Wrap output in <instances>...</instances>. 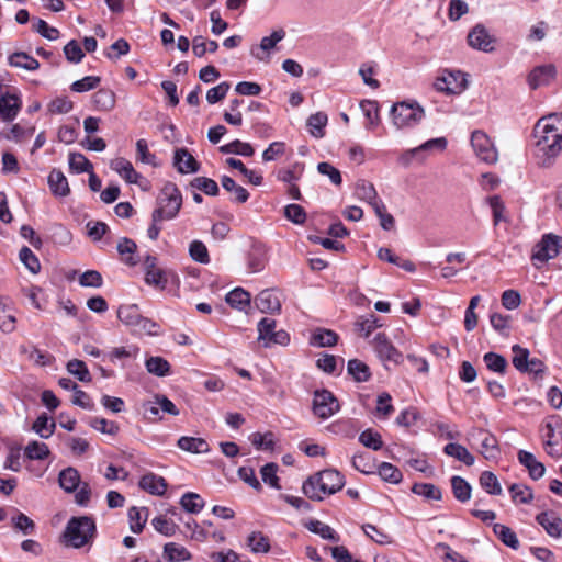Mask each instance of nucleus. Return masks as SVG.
Masks as SVG:
<instances>
[{
	"instance_id": "obj_1",
	"label": "nucleus",
	"mask_w": 562,
	"mask_h": 562,
	"mask_svg": "<svg viewBox=\"0 0 562 562\" xmlns=\"http://www.w3.org/2000/svg\"><path fill=\"white\" fill-rule=\"evenodd\" d=\"M345 485V479L340 472L326 469L308 476L302 491L312 501H323L325 495H331L340 491Z\"/></svg>"
},
{
	"instance_id": "obj_2",
	"label": "nucleus",
	"mask_w": 562,
	"mask_h": 562,
	"mask_svg": "<svg viewBox=\"0 0 562 562\" xmlns=\"http://www.w3.org/2000/svg\"><path fill=\"white\" fill-rule=\"evenodd\" d=\"M533 136L537 138L536 148L538 155L543 157L542 165H551V160L554 159L562 150V136L557 132H553L550 126L544 125V122H537L533 127Z\"/></svg>"
},
{
	"instance_id": "obj_3",
	"label": "nucleus",
	"mask_w": 562,
	"mask_h": 562,
	"mask_svg": "<svg viewBox=\"0 0 562 562\" xmlns=\"http://www.w3.org/2000/svg\"><path fill=\"white\" fill-rule=\"evenodd\" d=\"M157 205L151 213V218L155 221L172 220L178 215L182 205V195L175 183L167 182L164 186L157 198Z\"/></svg>"
},
{
	"instance_id": "obj_4",
	"label": "nucleus",
	"mask_w": 562,
	"mask_h": 562,
	"mask_svg": "<svg viewBox=\"0 0 562 562\" xmlns=\"http://www.w3.org/2000/svg\"><path fill=\"white\" fill-rule=\"evenodd\" d=\"M95 535V524L91 517H72L66 526L64 537L74 548H82L92 541Z\"/></svg>"
},
{
	"instance_id": "obj_5",
	"label": "nucleus",
	"mask_w": 562,
	"mask_h": 562,
	"mask_svg": "<svg viewBox=\"0 0 562 562\" xmlns=\"http://www.w3.org/2000/svg\"><path fill=\"white\" fill-rule=\"evenodd\" d=\"M424 109L417 103L400 102L391 109V116L397 128L416 125L424 117Z\"/></svg>"
},
{
	"instance_id": "obj_6",
	"label": "nucleus",
	"mask_w": 562,
	"mask_h": 562,
	"mask_svg": "<svg viewBox=\"0 0 562 562\" xmlns=\"http://www.w3.org/2000/svg\"><path fill=\"white\" fill-rule=\"evenodd\" d=\"M276 321L269 317H263L258 323V340L262 341L263 347L268 348L271 345L286 346L290 341V336L285 330H276Z\"/></svg>"
},
{
	"instance_id": "obj_7",
	"label": "nucleus",
	"mask_w": 562,
	"mask_h": 562,
	"mask_svg": "<svg viewBox=\"0 0 562 562\" xmlns=\"http://www.w3.org/2000/svg\"><path fill=\"white\" fill-rule=\"evenodd\" d=\"M468 86L465 75L460 70H443L442 75L439 76L434 87L437 91L445 92L447 94H459Z\"/></svg>"
},
{
	"instance_id": "obj_8",
	"label": "nucleus",
	"mask_w": 562,
	"mask_h": 562,
	"mask_svg": "<svg viewBox=\"0 0 562 562\" xmlns=\"http://www.w3.org/2000/svg\"><path fill=\"white\" fill-rule=\"evenodd\" d=\"M562 237L554 234H547L536 245L531 259L535 262H547L555 258L561 248ZM537 266V263H535Z\"/></svg>"
},
{
	"instance_id": "obj_9",
	"label": "nucleus",
	"mask_w": 562,
	"mask_h": 562,
	"mask_svg": "<svg viewBox=\"0 0 562 562\" xmlns=\"http://www.w3.org/2000/svg\"><path fill=\"white\" fill-rule=\"evenodd\" d=\"M339 402L327 390L316 391L313 398V412L322 419H327L339 411Z\"/></svg>"
},
{
	"instance_id": "obj_10",
	"label": "nucleus",
	"mask_w": 562,
	"mask_h": 562,
	"mask_svg": "<svg viewBox=\"0 0 562 562\" xmlns=\"http://www.w3.org/2000/svg\"><path fill=\"white\" fill-rule=\"evenodd\" d=\"M372 344L376 356L385 366L387 362L395 366L403 362V353L393 346L385 334L379 333Z\"/></svg>"
},
{
	"instance_id": "obj_11",
	"label": "nucleus",
	"mask_w": 562,
	"mask_h": 562,
	"mask_svg": "<svg viewBox=\"0 0 562 562\" xmlns=\"http://www.w3.org/2000/svg\"><path fill=\"white\" fill-rule=\"evenodd\" d=\"M471 145L479 159L487 164L497 161V151L490 137L482 131H474L471 135Z\"/></svg>"
},
{
	"instance_id": "obj_12",
	"label": "nucleus",
	"mask_w": 562,
	"mask_h": 562,
	"mask_svg": "<svg viewBox=\"0 0 562 562\" xmlns=\"http://www.w3.org/2000/svg\"><path fill=\"white\" fill-rule=\"evenodd\" d=\"M446 147H447V139L445 137L432 138L415 148L408 149L405 153H403L400 157V162L403 166H408L414 159H418L419 161H423L425 159V156H423V153L430 151L434 149L442 151L446 149Z\"/></svg>"
},
{
	"instance_id": "obj_13",
	"label": "nucleus",
	"mask_w": 562,
	"mask_h": 562,
	"mask_svg": "<svg viewBox=\"0 0 562 562\" xmlns=\"http://www.w3.org/2000/svg\"><path fill=\"white\" fill-rule=\"evenodd\" d=\"M468 44L477 50L491 53L494 50L495 38L490 35L483 24H476L468 34Z\"/></svg>"
},
{
	"instance_id": "obj_14",
	"label": "nucleus",
	"mask_w": 562,
	"mask_h": 562,
	"mask_svg": "<svg viewBox=\"0 0 562 562\" xmlns=\"http://www.w3.org/2000/svg\"><path fill=\"white\" fill-rule=\"evenodd\" d=\"M557 70L553 65H542L533 68L528 77L527 82L530 89L536 90L539 87L548 86L555 77Z\"/></svg>"
},
{
	"instance_id": "obj_15",
	"label": "nucleus",
	"mask_w": 562,
	"mask_h": 562,
	"mask_svg": "<svg viewBox=\"0 0 562 562\" xmlns=\"http://www.w3.org/2000/svg\"><path fill=\"white\" fill-rule=\"evenodd\" d=\"M21 99L15 93L5 92L0 97V119L4 122L13 121L20 109Z\"/></svg>"
},
{
	"instance_id": "obj_16",
	"label": "nucleus",
	"mask_w": 562,
	"mask_h": 562,
	"mask_svg": "<svg viewBox=\"0 0 562 562\" xmlns=\"http://www.w3.org/2000/svg\"><path fill=\"white\" fill-rule=\"evenodd\" d=\"M177 280L178 277L175 271L170 269H162L160 267L145 273L146 284L159 290H164L169 282H175Z\"/></svg>"
},
{
	"instance_id": "obj_17",
	"label": "nucleus",
	"mask_w": 562,
	"mask_h": 562,
	"mask_svg": "<svg viewBox=\"0 0 562 562\" xmlns=\"http://www.w3.org/2000/svg\"><path fill=\"white\" fill-rule=\"evenodd\" d=\"M173 166L180 173H194L200 169V164L187 148H178L173 156Z\"/></svg>"
},
{
	"instance_id": "obj_18",
	"label": "nucleus",
	"mask_w": 562,
	"mask_h": 562,
	"mask_svg": "<svg viewBox=\"0 0 562 562\" xmlns=\"http://www.w3.org/2000/svg\"><path fill=\"white\" fill-rule=\"evenodd\" d=\"M476 434L479 439L481 440L480 453L486 460L497 459L499 456V448L496 437L482 428L477 429Z\"/></svg>"
},
{
	"instance_id": "obj_19",
	"label": "nucleus",
	"mask_w": 562,
	"mask_h": 562,
	"mask_svg": "<svg viewBox=\"0 0 562 562\" xmlns=\"http://www.w3.org/2000/svg\"><path fill=\"white\" fill-rule=\"evenodd\" d=\"M257 308L262 313H279L281 310V301L279 295L272 290L261 291L255 299Z\"/></svg>"
},
{
	"instance_id": "obj_20",
	"label": "nucleus",
	"mask_w": 562,
	"mask_h": 562,
	"mask_svg": "<svg viewBox=\"0 0 562 562\" xmlns=\"http://www.w3.org/2000/svg\"><path fill=\"white\" fill-rule=\"evenodd\" d=\"M138 485L147 493L158 496L164 495L168 486L166 480L162 476L151 472L144 474L140 477Z\"/></svg>"
},
{
	"instance_id": "obj_21",
	"label": "nucleus",
	"mask_w": 562,
	"mask_h": 562,
	"mask_svg": "<svg viewBox=\"0 0 562 562\" xmlns=\"http://www.w3.org/2000/svg\"><path fill=\"white\" fill-rule=\"evenodd\" d=\"M517 457L518 461L528 470L529 476L532 480H539L544 475L546 468L543 463L538 461L531 452L519 450Z\"/></svg>"
},
{
	"instance_id": "obj_22",
	"label": "nucleus",
	"mask_w": 562,
	"mask_h": 562,
	"mask_svg": "<svg viewBox=\"0 0 562 562\" xmlns=\"http://www.w3.org/2000/svg\"><path fill=\"white\" fill-rule=\"evenodd\" d=\"M355 194L359 200L364 201L371 205L372 209H374L375 205L383 203V201L379 198L373 183L363 179L357 181Z\"/></svg>"
},
{
	"instance_id": "obj_23",
	"label": "nucleus",
	"mask_w": 562,
	"mask_h": 562,
	"mask_svg": "<svg viewBox=\"0 0 562 562\" xmlns=\"http://www.w3.org/2000/svg\"><path fill=\"white\" fill-rule=\"evenodd\" d=\"M537 522L544 528L547 533L553 538L562 535V519L553 513L543 512L537 515Z\"/></svg>"
},
{
	"instance_id": "obj_24",
	"label": "nucleus",
	"mask_w": 562,
	"mask_h": 562,
	"mask_svg": "<svg viewBox=\"0 0 562 562\" xmlns=\"http://www.w3.org/2000/svg\"><path fill=\"white\" fill-rule=\"evenodd\" d=\"M58 483L66 493L75 492L81 484L78 470L72 467L64 469L58 475Z\"/></svg>"
},
{
	"instance_id": "obj_25",
	"label": "nucleus",
	"mask_w": 562,
	"mask_h": 562,
	"mask_svg": "<svg viewBox=\"0 0 562 562\" xmlns=\"http://www.w3.org/2000/svg\"><path fill=\"white\" fill-rule=\"evenodd\" d=\"M48 186L52 193L56 196H67L70 192L67 178L58 170L53 169L48 176Z\"/></svg>"
},
{
	"instance_id": "obj_26",
	"label": "nucleus",
	"mask_w": 562,
	"mask_h": 562,
	"mask_svg": "<svg viewBox=\"0 0 562 562\" xmlns=\"http://www.w3.org/2000/svg\"><path fill=\"white\" fill-rule=\"evenodd\" d=\"M177 446L187 452L191 453H206L210 446L203 438L182 436L178 439Z\"/></svg>"
},
{
	"instance_id": "obj_27",
	"label": "nucleus",
	"mask_w": 562,
	"mask_h": 562,
	"mask_svg": "<svg viewBox=\"0 0 562 562\" xmlns=\"http://www.w3.org/2000/svg\"><path fill=\"white\" fill-rule=\"evenodd\" d=\"M284 36H285V32L282 29L273 31L270 36H265L261 38L259 46H255L251 48V50H250L251 55L254 57H256L257 59L261 60L262 57L259 54L260 50L269 52L277 45V43L282 41L284 38Z\"/></svg>"
},
{
	"instance_id": "obj_28",
	"label": "nucleus",
	"mask_w": 562,
	"mask_h": 562,
	"mask_svg": "<svg viewBox=\"0 0 562 562\" xmlns=\"http://www.w3.org/2000/svg\"><path fill=\"white\" fill-rule=\"evenodd\" d=\"M221 184L224 190L234 194L231 199L233 202L245 203L249 199L248 191L244 187L237 184L231 177L223 176L221 178Z\"/></svg>"
},
{
	"instance_id": "obj_29",
	"label": "nucleus",
	"mask_w": 562,
	"mask_h": 562,
	"mask_svg": "<svg viewBox=\"0 0 562 562\" xmlns=\"http://www.w3.org/2000/svg\"><path fill=\"white\" fill-rule=\"evenodd\" d=\"M338 335L330 329H316L310 339V344L315 347H331L337 344Z\"/></svg>"
},
{
	"instance_id": "obj_30",
	"label": "nucleus",
	"mask_w": 562,
	"mask_h": 562,
	"mask_svg": "<svg viewBox=\"0 0 562 562\" xmlns=\"http://www.w3.org/2000/svg\"><path fill=\"white\" fill-rule=\"evenodd\" d=\"M117 252L122 257V261L128 266L137 265V260L134 258V254L137 249V245L134 240L123 237L119 240L116 246Z\"/></svg>"
},
{
	"instance_id": "obj_31",
	"label": "nucleus",
	"mask_w": 562,
	"mask_h": 562,
	"mask_svg": "<svg viewBox=\"0 0 562 562\" xmlns=\"http://www.w3.org/2000/svg\"><path fill=\"white\" fill-rule=\"evenodd\" d=\"M247 546L254 553H268L271 549L270 540L261 531H252L247 537Z\"/></svg>"
},
{
	"instance_id": "obj_32",
	"label": "nucleus",
	"mask_w": 562,
	"mask_h": 562,
	"mask_svg": "<svg viewBox=\"0 0 562 562\" xmlns=\"http://www.w3.org/2000/svg\"><path fill=\"white\" fill-rule=\"evenodd\" d=\"M94 106L100 111H111L115 106V94L109 89H100L92 95Z\"/></svg>"
},
{
	"instance_id": "obj_33",
	"label": "nucleus",
	"mask_w": 562,
	"mask_h": 562,
	"mask_svg": "<svg viewBox=\"0 0 562 562\" xmlns=\"http://www.w3.org/2000/svg\"><path fill=\"white\" fill-rule=\"evenodd\" d=\"M9 65L30 71H34L40 67V63L35 58L23 52H16L10 55Z\"/></svg>"
},
{
	"instance_id": "obj_34",
	"label": "nucleus",
	"mask_w": 562,
	"mask_h": 562,
	"mask_svg": "<svg viewBox=\"0 0 562 562\" xmlns=\"http://www.w3.org/2000/svg\"><path fill=\"white\" fill-rule=\"evenodd\" d=\"M493 531L505 546L514 550L519 548V540L515 531L509 527L502 524H494Z\"/></svg>"
},
{
	"instance_id": "obj_35",
	"label": "nucleus",
	"mask_w": 562,
	"mask_h": 562,
	"mask_svg": "<svg viewBox=\"0 0 562 562\" xmlns=\"http://www.w3.org/2000/svg\"><path fill=\"white\" fill-rule=\"evenodd\" d=\"M443 451L446 454L456 458L468 467L474 464V457L460 443L450 442L446 445Z\"/></svg>"
},
{
	"instance_id": "obj_36",
	"label": "nucleus",
	"mask_w": 562,
	"mask_h": 562,
	"mask_svg": "<svg viewBox=\"0 0 562 562\" xmlns=\"http://www.w3.org/2000/svg\"><path fill=\"white\" fill-rule=\"evenodd\" d=\"M164 555L170 562L188 561L191 553L181 544L169 542L164 547Z\"/></svg>"
},
{
	"instance_id": "obj_37",
	"label": "nucleus",
	"mask_w": 562,
	"mask_h": 562,
	"mask_svg": "<svg viewBox=\"0 0 562 562\" xmlns=\"http://www.w3.org/2000/svg\"><path fill=\"white\" fill-rule=\"evenodd\" d=\"M130 529L134 533H140L147 520V508L131 507L128 509Z\"/></svg>"
},
{
	"instance_id": "obj_38",
	"label": "nucleus",
	"mask_w": 562,
	"mask_h": 562,
	"mask_svg": "<svg viewBox=\"0 0 562 562\" xmlns=\"http://www.w3.org/2000/svg\"><path fill=\"white\" fill-rule=\"evenodd\" d=\"M180 505L186 512L198 514L203 509L205 503L198 493L188 492L181 496Z\"/></svg>"
},
{
	"instance_id": "obj_39",
	"label": "nucleus",
	"mask_w": 562,
	"mask_h": 562,
	"mask_svg": "<svg viewBox=\"0 0 562 562\" xmlns=\"http://www.w3.org/2000/svg\"><path fill=\"white\" fill-rule=\"evenodd\" d=\"M451 487L454 497L461 502H468L471 498V485L461 476L454 475L451 477Z\"/></svg>"
},
{
	"instance_id": "obj_40",
	"label": "nucleus",
	"mask_w": 562,
	"mask_h": 562,
	"mask_svg": "<svg viewBox=\"0 0 562 562\" xmlns=\"http://www.w3.org/2000/svg\"><path fill=\"white\" fill-rule=\"evenodd\" d=\"M226 302L234 308L244 311L250 305V294L240 289H234L226 295Z\"/></svg>"
},
{
	"instance_id": "obj_41",
	"label": "nucleus",
	"mask_w": 562,
	"mask_h": 562,
	"mask_svg": "<svg viewBox=\"0 0 562 562\" xmlns=\"http://www.w3.org/2000/svg\"><path fill=\"white\" fill-rule=\"evenodd\" d=\"M306 528L318 536H321L323 539L330 540L334 542L339 541V536L337 532L328 525L319 521V520H311Z\"/></svg>"
},
{
	"instance_id": "obj_42",
	"label": "nucleus",
	"mask_w": 562,
	"mask_h": 562,
	"mask_svg": "<svg viewBox=\"0 0 562 562\" xmlns=\"http://www.w3.org/2000/svg\"><path fill=\"white\" fill-rule=\"evenodd\" d=\"M347 370L357 382H367L371 376L369 367L358 359L349 360Z\"/></svg>"
},
{
	"instance_id": "obj_43",
	"label": "nucleus",
	"mask_w": 562,
	"mask_h": 562,
	"mask_svg": "<svg viewBox=\"0 0 562 562\" xmlns=\"http://www.w3.org/2000/svg\"><path fill=\"white\" fill-rule=\"evenodd\" d=\"M140 316L142 315L139 314L138 307L136 305H124L120 306L117 310L119 319L132 328L136 327Z\"/></svg>"
},
{
	"instance_id": "obj_44",
	"label": "nucleus",
	"mask_w": 562,
	"mask_h": 562,
	"mask_svg": "<svg viewBox=\"0 0 562 562\" xmlns=\"http://www.w3.org/2000/svg\"><path fill=\"white\" fill-rule=\"evenodd\" d=\"M512 499L516 504H530L533 499L532 490L524 484L514 483L509 486Z\"/></svg>"
},
{
	"instance_id": "obj_45",
	"label": "nucleus",
	"mask_w": 562,
	"mask_h": 562,
	"mask_svg": "<svg viewBox=\"0 0 562 562\" xmlns=\"http://www.w3.org/2000/svg\"><path fill=\"white\" fill-rule=\"evenodd\" d=\"M220 151L223 154H236L244 157H250L255 150L249 143H244L239 139H235L226 145L220 147Z\"/></svg>"
},
{
	"instance_id": "obj_46",
	"label": "nucleus",
	"mask_w": 562,
	"mask_h": 562,
	"mask_svg": "<svg viewBox=\"0 0 562 562\" xmlns=\"http://www.w3.org/2000/svg\"><path fill=\"white\" fill-rule=\"evenodd\" d=\"M32 428L40 437L47 439L54 434L56 424L46 414H42L36 418Z\"/></svg>"
},
{
	"instance_id": "obj_47",
	"label": "nucleus",
	"mask_w": 562,
	"mask_h": 562,
	"mask_svg": "<svg viewBox=\"0 0 562 562\" xmlns=\"http://www.w3.org/2000/svg\"><path fill=\"white\" fill-rule=\"evenodd\" d=\"M145 366L147 371L156 376H166L170 373V364L162 357H150Z\"/></svg>"
},
{
	"instance_id": "obj_48",
	"label": "nucleus",
	"mask_w": 562,
	"mask_h": 562,
	"mask_svg": "<svg viewBox=\"0 0 562 562\" xmlns=\"http://www.w3.org/2000/svg\"><path fill=\"white\" fill-rule=\"evenodd\" d=\"M412 492L429 501H440L442 497L440 488L431 483H415Z\"/></svg>"
},
{
	"instance_id": "obj_49",
	"label": "nucleus",
	"mask_w": 562,
	"mask_h": 562,
	"mask_svg": "<svg viewBox=\"0 0 562 562\" xmlns=\"http://www.w3.org/2000/svg\"><path fill=\"white\" fill-rule=\"evenodd\" d=\"M483 361L488 370L499 374H504L508 366L505 357L495 352L485 353Z\"/></svg>"
},
{
	"instance_id": "obj_50",
	"label": "nucleus",
	"mask_w": 562,
	"mask_h": 562,
	"mask_svg": "<svg viewBox=\"0 0 562 562\" xmlns=\"http://www.w3.org/2000/svg\"><path fill=\"white\" fill-rule=\"evenodd\" d=\"M378 473L383 481L392 484L400 483L403 477L400 469L389 462H382L378 468Z\"/></svg>"
},
{
	"instance_id": "obj_51",
	"label": "nucleus",
	"mask_w": 562,
	"mask_h": 562,
	"mask_svg": "<svg viewBox=\"0 0 562 562\" xmlns=\"http://www.w3.org/2000/svg\"><path fill=\"white\" fill-rule=\"evenodd\" d=\"M48 446L40 441H31L24 449V454L30 460H44L49 456Z\"/></svg>"
},
{
	"instance_id": "obj_52",
	"label": "nucleus",
	"mask_w": 562,
	"mask_h": 562,
	"mask_svg": "<svg viewBox=\"0 0 562 562\" xmlns=\"http://www.w3.org/2000/svg\"><path fill=\"white\" fill-rule=\"evenodd\" d=\"M328 122V116L324 112H317L312 114L307 119V126L310 127V132L313 136L319 138L324 136V127Z\"/></svg>"
},
{
	"instance_id": "obj_53",
	"label": "nucleus",
	"mask_w": 562,
	"mask_h": 562,
	"mask_svg": "<svg viewBox=\"0 0 562 562\" xmlns=\"http://www.w3.org/2000/svg\"><path fill=\"white\" fill-rule=\"evenodd\" d=\"M480 485L491 495H501L502 487L497 476L491 471H484L480 475Z\"/></svg>"
},
{
	"instance_id": "obj_54",
	"label": "nucleus",
	"mask_w": 562,
	"mask_h": 562,
	"mask_svg": "<svg viewBox=\"0 0 562 562\" xmlns=\"http://www.w3.org/2000/svg\"><path fill=\"white\" fill-rule=\"evenodd\" d=\"M67 371L76 376L81 382H90L91 381V374L86 366V363L78 359H72L68 361Z\"/></svg>"
},
{
	"instance_id": "obj_55",
	"label": "nucleus",
	"mask_w": 562,
	"mask_h": 562,
	"mask_svg": "<svg viewBox=\"0 0 562 562\" xmlns=\"http://www.w3.org/2000/svg\"><path fill=\"white\" fill-rule=\"evenodd\" d=\"M363 532L374 542L378 544H391L393 542L392 537L383 531L382 529L378 528L374 525L366 524L362 526Z\"/></svg>"
},
{
	"instance_id": "obj_56",
	"label": "nucleus",
	"mask_w": 562,
	"mask_h": 562,
	"mask_svg": "<svg viewBox=\"0 0 562 562\" xmlns=\"http://www.w3.org/2000/svg\"><path fill=\"white\" fill-rule=\"evenodd\" d=\"M191 187H193L211 196H215L220 192L217 183L213 179L206 178V177L194 178L191 181Z\"/></svg>"
},
{
	"instance_id": "obj_57",
	"label": "nucleus",
	"mask_w": 562,
	"mask_h": 562,
	"mask_svg": "<svg viewBox=\"0 0 562 562\" xmlns=\"http://www.w3.org/2000/svg\"><path fill=\"white\" fill-rule=\"evenodd\" d=\"M512 351L514 353L513 366L520 372H527L529 350L519 345H514Z\"/></svg>"
},
{
	"instance_id": "obj_58",
	"label": "nucleus",
	"mask_w": 562,
	"mask_h": 562,
	"mask_svg": "<svg viewBox=\"0 0 562 562\" xmlns=\"http://www.w3.org/2000/svg\"><path fill=\"white\" fill-rule=\"evenodd\" d=\"M359 441L372 450H380L383 447L381 435L372 429H366L359 435Z\"/></svg>"
},
{
	"instance_id": "obj_59",
	"label": "nucleus",
	"mask_w": 562,
	"mask_h": 562,
	"mask_svg": "<svg viewBox=\"0 0 562 562\" xmlns=\"http://www.w3.org/2000/svg\"><path fill=\"white\" fill-rule=\"evenodd\" d=\"M101 82L98 76H86L71 83L70 89L74 92L82 93L95 89Z\"/></svg>"
},
{
	"instance_id": "obj_60",
	"label": "nucleus",
	"mask_w": 562,
	"mask_h": 562,
	"mask_svg": "<svg viewBox=\"0 0 562 562\" xmlns=\"http://www.w3.org/2000/svg\"><path fill=\"white\" fill-rule=\"evenodd\" d=\"M547 434L544 440L546 451L549 456L553 458H559L562 456V445L560 446L558 440L554 439V429L551 424L547 425Z\"/></svg>"
},
{
	"instance_id": "obj_61",
	"label": "nucleus",
	"mask_w": 562,
	"mask_h": 562,
	"mask_svg": "<svg viewBox=\"0 0 562 562\" xmlns=\"http://www.w3.org/2000/svg\"><path fill=\"white\" fill-rule=\"evenodd\" d=\"M21 262L32 272L37 273L41 269L40 261L34 252L26 246L22 247L19 252Z\"/></svg>"
},
{
	"instance_id": "obj_62",
	"label": "nucleus",
	"mask_w": 562,
	"mask_h": 562,
	"mask_svg": "<svg viewBox=\"0 0 562 562\" xmlns=\"http://www.w3.org/2000/svg\"><path fill=\"white\" fill-rule=\"evenodd\" d=\"M72 108L74 103L67 97H57L47 104V110L52 114H67Z\"/></svg>"
},
{
	"instance_id": "obj_63",
	"label": "nucleus",
	"mask_w": 562,
	"mask_h": 562,
	"mask_svg": "<svg viewBox=\"0 0 562 562\" xmlns=\"http://www.w3.org/2000/svg\"><path fill=\"white\" fill-rule=\"evenodd\" d=\"M190 257L200 263H209L210 257L206 246L200 240H193L189 246Z\"/></svg>"
},
{
	"instance_id": "obj_64",
	"label": "nucleus",
	"mask_w": 562,
	"mask_h": 562,
	"mask_svg": "<svg viewBox=\"0 0 562 562\" xmlns=\"http://www.w3.org/2000/svg\"><path fill=\"white\" fill-rule=\"evenodd\" d=\"M69 167L76 172H90L93 169L92 164L80 153L69 155Z\"/></svg>"
}]
</instances>
